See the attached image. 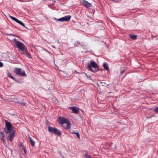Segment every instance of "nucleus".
<instances>
[{
    "mask_svg": "<svg viewBox=\"0 0 158 158\" xmlns=\"http://www.w3.org/2000/svg\"><path fill=\"white\" fill-rule=\"evenodd\" d=\"M11 130H8L7 129V130H5L4 131L5 133H10L11 132Z\"/></svg>",
    "mask_w": 158,
    "mask_h": 158,
    "instance_id": "19",
    "label": "nucleus"
},
{
    "mask_svg": "<svg viewBox=\"0 0 158 158\" xmlns=\"http://www.w3.org/2000/svg\"><path fill=\"white\" fill-rule=\"evenodd\" d=\"M21 104L22 106H24L25 105V103H24V102L21 103Z\"/></svg>",
    "mask_w": 158,
    "mask_h": 158,
    "instance_id": "25",
    "label": "nucleus"
},
{
    "mask_svg": "<svg viewBox=\"0 0 158 158\" xmlns=\"http://www.w3.org/2000/svg\"><path fill=\"white\" fill-rule=\"evenodd\" d=\"M82 3L83 5L87 8H89L91 7L92 6L91 3H89L85 0H82Z\"/></svg>",
    "mask_w": 158,
    "mask_h": 158,
    "instance_id": "9",
    "label": "nucleus"
},
{
    "mask_svg": "<svg viewBox=\"0 0 158 158\" xmlns=\"http://www.w3.org/2000/svg\"><path fill=\"white\" fill-rule=\"evenodd\" d=\"M85 75H86V76H87V77H89V78H90V79H91V76H90L89 77L86 74H85ZM87 78H88V77H87Z\"/></svg>",
    "mask_w": 158,
    "mask_h": 158,
    "instance_id": "26",
    "label": "nucleus"
},
{
    "mask_svg": "<svg viewBox=\"0 0 158 158\" xmlns=\"http://www.w3.org/2000/svg\"><path fill=\"white\" fill-rule=\"evenodd\" d=\"M8 35H12V36H15L14 35H13V34H8Z\"/></svg>",
    "mask_w": 158,
    "mask_h": 158,
    "instance_id": "24",
    "label": "nucleus"
},
{
    "mask_svg": "<svg viewBox=\"0 0 158 158\" xmlns=\"http://www.w3.org/2000/svg\"><path fill=\"white\" fill-rule=\"evenodd\" d=\"M129 36L131 38L134 40H136L137 38V35H135L130 34Z\"/></svg>",
    "mask_w": 158,
    "mask_h": 158,
    "instance_id": "16",
    "label": "nucleus"
},
{
    "mask_svg": "<svg viewBox=\"0 0 158 158\" xmlns=\"http://www.w3.org/2000/svg\"><path fill=\"white\" fill-rule=\"evenodd\" d=\"M72 134L74 133V134H76L77 135V137L79 139L80 138V135H79V132H78V131H76L75 132H72Z\"/></svg>",
    "mask_w": 158,
    "mask_h": 158,
    "instance_id": "17",
    "label": "nucleus"
},
{
    "mask_svg": "<svg viewBox=\"0 0 158 158\" xmlns=\"http://www.w3.org/2000/svg\"><path fill=\"white\" fill-rule=\"evenodd\" d=\"M5 122L7 129L8 130H12L13 129V127L11 123L6 120H5Z\"/></svg>",
    "mask_w": 158,
    "mask_h": 158,
    "instance_id": "8",
    "label": "nucleus"
},
{
    "mask_svg": "<svg viewBox=\"0 0 158 158\" xmlns=\"http://www.w3.org/2000/svg\"><path fill=\"white\" fill-rule=\"evenodd\" d=\"M15 44L19 51H21V53L24 55H26L28 57L30 58L31 56L27 50L26 46L22 43L16 41Z\"/></svg>",
    "mask_w": 158,
    "mask_h": 158,
    "instance_id": "1",
    "label": "nucleus"
},
{
    "mask_svg": "<svg viewBox=\"0 0 158 158\" xmlns=\"http://www.w3.org/2000/svg\"><path fill=\"white\" fill-rule=\"evenodd\" d=\"M5 135L3 132H0V138L1 140L3 141V143L5 144L6 143V140L5 139Z\"/></svg>",
    "mask_w": 158,
    "mask_h": 158,
    "instance_id": "11",
    "label": "nucleus"
},
{
    "mask_svg": "<svg viewBox=\"0 0 158 158\" xmlns=\"http://www.w3.org/2000/svg\"><path fill=\"white\" fill-rule=\"evenodd\" d=\"M14 71L16 75H21L23 77H27V76L25 71L22 70L21 68H16L14 69Z\"/></svg>",
    "mask_w": 158,
    "mask_h": 158,
    "instance_id": "4",
    "label": "nucleus"
},
{
    "mask_svg": "<svg viewBox=\"0 0 158 158\" xmlns=\"http://www.w3.org/2000/svg\"><path fill=\"white\" fill-rule=\"evenodd\" d=\"M87 69L93 73L96 72L99 70L97 64L93 60L91 61L90 63L88 64Z\"/></svg>",
    "mask_w": 158,
    "mask_h": 158,
    "instance_id": "3",
    "label": "nucleus"
},
{
    "mask_svg": "<svg viewBox=\"0 0 158 158\" xmlns=\"http://www.w3.org/2000/svg\"><path fill=\"white\" fill-rule=\"evenodd\" d=\"M8 77L10 78H11L12 79H13V80H14L15 79V78H14V77L11 75V74H10V73H8Z\"/></svg>",
    "mask_w": 158,
    "mask_h": 158,
    "instance_id": "18",
    "label": "nucleus"
},
{
    "mask_svg": "<svg viewBox=\"0 0 158 158\" xmlns=\"http://www.w3.org/2000/svg\"><path fill=\"white\" fill-rule=\"evenodd\" d=\"M15 137V133L13 132H10L8 136L7 140L10 142H12Z\"/></svg>",
    "mask_w": 158,
    "mask_h": 158,
    "instance_id": "10",
    "label": "nucleus"
},
{
    "mask_svg": "<svg viewBox=\"0 0 158 158\" xmlns=\"http://www.w3.org/2000/svg\"><path fill=\"white\" fill-rule=\"evenodd\" d=\"M85 156L86 158H92L89 155L87 154H85Z\"/></svg>",
    "mask_w": 158,
    "mask_h": 158,
    "instance_id": "21",
    "label": "nucleus"
},
{
    "mask_svg": "<svg viewBox=\"0 0 158 158\" xmlns=\"http://www.w3.org/2000/svg\"><path fill=\"white\" fill-rule=\"evenodd\" d=\"M30 142L31 145L33 146H35V142L32 139V138L30 136H29Z\"/></svg>",
    "mask_w": 158,
    "mask_h": 158,
    "instance_id": "13",
    "label": "nucleus"
},
{
    "mask_svg": "<svg viewBox=\"0 0 158 158\" xmlns=\"http://www.w3.org/2000/svg\"><path fill=\"white\" fill-rule=\"evenodd\" d=\"M59 123L62 125L64 129H70L71 128V123L67 119L62 117H58Z\"/></svg>",
    "mask_w": 158,
    "mask_h": 158,
    "instance_id": "2",
    "label": "nucleus"
},
{
    "mask_svg": "<svg viewBox=\"0 0 158 158\" xmlns=\"http://www.w3.org/2000/svg\"><path fill=\"white\" fill-rule=\"evenodd\" d=\"M10 18L12 19L13 20L15 21L17 23H19V24H20V25H22L23 27H24L25 28H26L25 27V25H24V24L21 21L17 19L16 18H15L14 17H13L12 16H10Z\"/></svg>",
    "mask_w": 158,
    "mask_h": 158,
    "instance_id": "7",
    "label": "nucleus"
},
{
    "mask_svg": "<svg viewBox=\"0 0 158 158\" xmlns=\"http://www.w3.org/2000/svg\"><path fill=\"white\" fill-rule=\"evenodd\" d=\"M153 111L155 112L156 113H158V107H157L154 109L153 110Z\"/></svg>",
    "mask_w": 158,
    "mask_h": 158,
    "instance_id": "20",
    "label": "nucleus"
},
{
    "mask_svg": "<svg viewBox=\"0 0 158 158\" xmlns=\"http://www.w3.org/2000/svg\"><path fill=\"white\" fill-rule=\"evenodd\" d=\"M71 18V17L70 16L67 15L58 19L57 21L61 22H67L69 21Z\"/></svg>",
    "mask_w": 158,
    "mask_h": 158,
    "instance_id": "6",
    "label": "nucleus"
},
{
    "mask_svg": "<svg viewBox=\"0 0 158 158\" xmlns=\"http://www.w3.org/2000/svg\"><path fill=\"white\" fill-rule=\"evenodd\" d=\"M31 0H29L28 1H27L28 2H29V1H31Z\"/></svg>",
    "mask_w": 158,
    "mask_h": 158,
    "instance_id": "27",
    "label": "nucleus"
},
{
    "mask_svg": "<svg viewBox=\"0 0 158 158\" xmlns=\"http://www.w3.org/2000/svg\"><path fill=\"white\" fill-rule=\"evenodd\" d=\"M125 71V70H122L121 72V74H123V73Z\"/></svg>",
    "mask_w": 158,
    "mask_h": 158,
    "instance_id": "23",
    "label": "nucleus"
},
{
    "mask_svg": "<svg viewBox=\"0 0 158 158\" xmlns=\"http://www.w3.org/2000/svg\"><path fill=\"white\" fill-rule=\"evenodd\" d=\"M48 130L49 132L53 133L58 136H60L61 135V133L56 128L49 127L48 128Z\"/></svg>",
    "mask_w": 158,
    "mask_h": 158,
    "instance_id": "5",
    "label": "nucleus"
},
{
    "mask_svg": "<svg viewBox=\"0 0 158 158\" xmlns=\"http://www.w3.org/2000/svg\"><path fill=\"white\" fill-rule=\"evenodd\" d=\"M103 66L104 68L106 70H109V68L108 67V65L106 63H104L103 64Z\"/></svg>",
    "mask_w": 158,
    "mask_h": 158,
    "instance_id": "15",
    "label": "nucleus"
},
{
    "mask_svg": "<svg viewBox=\"0 0 158 158\" xmlns=\"http://www.w3.org/2000/svg\"><path fill=\"white\" fill-rule=\"evenodd\" d=\"M19 147L23 149L25 153H26V150L24 146L22 144V143H20L19 145Z\"/></svg>",
    "mask_w": 158,
    "mask_h": 158,
    "instance_id": "14",
    "label": "nucleus"
},
{
    "mask_svg": "<svg viewBox=\"0 0 158 158\" xmlns=\"http://www.w3.org/2000/svg\"><path fill=\"white\" fill-rule=\"evenodd\" d=\"M69 108L71 109L74 113L77 114L78 113L79 110L76 107H70Z\"/></svg>",
    "mask_w": 158,
    "mask_h": 158,
    "instance_id": "12",
    "label": "nucleus"
},
{
    "mask_svg": "<svg viewBox=\"0 0 158 158\" xmlns=\"http://www.w3.org/2000/svg\"><path fill=\"white\" fill-rule=\"evenodd\" d=\"M3 66V64L0 61V67H2Z\"/></svg>",
    "mask_w": 158,
    "mask_h": 158,
    "instance_id": "22",
    "label": "nucleus"
}]
</instances>
